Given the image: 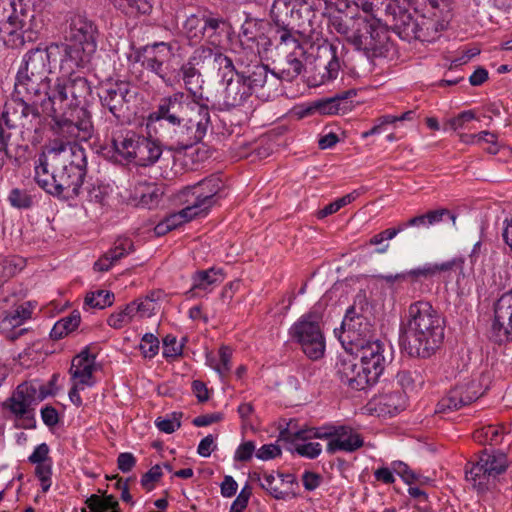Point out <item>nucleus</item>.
I'll return each mask as SVG.
<instances>
[{
    "instance_id": "nucleus-50",
    "label": "nucleus",
    "mask_w": 512,
    "mask_h": 512,
    "mask_svg": "<svg viewBox=\"0 0 512 512\" xmlns=\"http://www.w3.org/2000/svg\"><path fill=\"white\" fill-rule=\"evenodd\" d=\"M114 294L108 290H97L87 293L84 305L90 308L104 309L114 302Z\"/></svg>"
},
{
    "instance_id": "nucleus-56",
    "label": "nucleus",
    "mask_w": 512,
    "mask_h": 512,
    "mask_svg": "<svg viewBox=\"0 0 512 512\" xmlns=\"http://www.w3.org/2000/svg\"><path fill=\"white\" fill-rule=\"evenodd\" d=\"M326 49L329 51L331 59L324 66V72L321 74L320 84H325L336 79L340 70V62L336 55V47L330 45Z\"/></svg>"
},
{
    "instance_id": "nucleus-22",
    "label": "nucleus",
    "mask_w": 512,
    "mask_h": 512,
    "mask_svg": "<svg viewBox=\"0 0 512 512\" xmlns=\"http://www.w3.org/2000/svg\"><path fill=\"white\" fill-rule=\"evenodd\" d=\"M223 188L222 180L216 176L211 175L198 183L187 186L183 189L184 196H190L187 199L192 207H197V212L204 215L216 203V196Z\"/></svg>"
},
{
    "instance_id": "nucleus-51",
    "label": "nucleus",
    "mask_w": 512,
    "mask_h": 512,
    "mask_svg": "<svg viewBox=\"0 0 512 512\" xmlns=\"http://www.w3.org/2000/svg\"><path fill=\"white\" fill-rule=\"evenodd\" d=\"M34 308L31 302L21 304L4 318L3 323L11 327L20 326L31 318Z\"/></svg>"
},
{
    "instance_id": "nucleus-19",
    "label": "nucleus",
    "mask_w": 512,
    "mask_h": 512,
    "mask_svg": "<svg viewBox=\"0 0 512 512\" xmlns=\"http://www.w3.org/2000/svg\"><path fill=\"white\" fill-rule=\"evenodd\" d=\"M392 28L401 39L408 42L412 40L432 42L439 31L436 21L423 16L420 19H414L406 10H399L394 15Z\"/></svg>"
},
{
    "instance_id": "nucleus-33",
    "label": "nucleus",
    "mask_w": 512,
    "mask_h": 512,
    "mask_svg": "<svg viewBox=\"0 0 512 512\" xmlns=\"http://www.w3.org/2000/svg\"><path fill=\"white\" fill-rule=\"evenodd\" d=\"M377 278L385 283L392 295L400 294L405 285L415 288L416 285H421L424 282L419 266L397 274H381Z\"/></svg>"
},
{
    "instance_id": "nucleus-48",
    "label": "nucleus",
    "mask_w": 512,
    "mask_h": 512,
    "mask_svg": "<svg viewBox=\"0 0 512 512\" xmlns=\"http://www.w3.org/2000/svg\"><path fill=\"white\" fill-rule=\"evenodd\" d=\"M81 322L80 313L74 310L70 315L58 320L50 331L53 340H59L78 328Z\"/></svg>"
},
{
    "instance_id": "nucleus-52",
    "label": "nucleus",
    "mask_w": 512,
    "mask_h": 512,
    "mask_svg": "<svg viewBox=\"0 0 512 512\" xmlns=\"http://www.w3.org/2000/svg\"><path fill=\"white\" fill-rule=\"evenodd\" d=\"M401 232L399 225L394 228H388L381 231L378 234H375L370 238L369 244L372 246H376L375 252L378 254H384L388 251L390 245L386 241L392 240Z\"/></svg>"
},
{
    "instance_id": "nucleus-6",
    "label": "nucleus",
    "mask_w": 512,
    "mask_h": 512,
    "mask_svg": "<svg viewBox=\"0 0 512 512\" xmlns=\"http://www.w3.org/2000/svg\"><path fill=\"white\" fill-rule=\"evenodd\" d=\"M98 28L85 15L76 14L70 18L66 43L61 46L62 68L70 64L87 65L97 49Z\"/></svg>"
},
{
    "instance_id": "nucleus-46",
    "label": "nucleus",
    "mask_w": 512,
    "mask_h": 512,
    "mask_svg": "<svg viewBox=\"0 0 512 512\" xmlns=\"http://www.w3.org/2000/svg\"><path fill=\"white\" fill-rule=\"evenodd\" d=\"M203 10L188 16L183 24V31L191 45H196L204 39Z\"/></svg>"
},
{
    "instance_id": "nucleus-5",
    "label": "nucleus",
    "mask_w": 512,
    "mask_h": 512,
    "mask_svg": "<svg viewBox=\"0 0 512 512\" xmlns=\"http://www.w3.org/2000/svg\"><path fill=\"white\" fill-rule=\"evenodd\" d=\"M61 56V46L52 43L45 48L37 47L29 50L22 59L15 79V91L18 95H26L29 99L42 96L49 90L52 72L51 63Z\"/></svg>"
},
{
    "instance_id": "nucleus-30",
    "label": "nucleus",
    "mask_w": 512,
    "mask_h": 512,
    "mask_svg": "<svg viewBox=\"0 0 512 512\" xmlns=\"http://www.w3.org/2000/svg\"><path fill=\"white\" fill-rule=\"evenodd\" d=\"M182 80L186 90L191 96V101L196 103V108H209V98L203 94L204 80L200 71L190 63L186 62L180 67Z\"/></svg>"
},
{
    "instance_id": "nucleus-14",
    "label": "nucleus",
    "mask_w": 512,
    "mask_h": 512,
    "mask_svg": "<svg viewBox=\"0 0 512 512\" xmlns=\"http://www.w3.org/2000/svg\"><path fill=\"white\" fill-rule=\"evenodd\" d=\"M41 400L37 387L31 382H23L5 400L3 407L14 416L16 428L31 430L36 428L35 406Z\"/></svg>"
},
{
    "instance_id": "nucleus-23",
    "label": "nucleus",
    "mask_w": 512,
    "mask_h": 512,
    "mask_svg": "<svg viewBox=\"0 0 512 512\" xmlns=\"http://www.w3.org/2000/svg\"><path fill=\"white\" fill-rule=\"evenodd\" d=\"M485 392L480 380L472 379L455 385L437 404L438 412L456 411L470 405Z\"/></svg>"
},
{
    "instance_id": "nucleus-15",
    "label": "nucleus",
    "mask_w": 512,
    "mask_h": 512,
    "mask_svg": "<svg viewBox=\"0 0 512 512\" xmlns=\"http://www.w3.org/2000/svg\"><path fill=\"white\" fill-rule=\"evenodd\" d=\"M135 62L158 76L167 86L174 84V72L170 66V58L173 56L171 43L155 42L139 47L134 52Z\"/></svg>"
},
{
    "instance_id": "nucleus-54",
    "label": "nucleus",
    "mask_w": 512,
    "mask_h": 512,
    "mask_svg": "<svg viewBox=\"0 0 512 512\" xmlns=\"http://www.w3.org/2000/svg\"><path fill=\"white\" fill-rule=\"evenodd\" d=\"M10 205L17 209H30L34 205V197L25 189L13 188L8 195Z\"/></svg>"
},
{
    "instance_id": "nucleus-39",
    "label": "nucleus",
    "mask_w": 512,
    "mask_h": 512,
    "mask_svg": "<svg viewBox=\"0 0 512 512\" xmlns=\"http://www.w3.org/2000/svg\"><path fill=\"white\" fill-rule=\"evenodd\" d=\"M465 259L462 256L454 257L442 263H425L420 267L424 281L432 279L439 273L455 272L458 274L457 281L464 277Z\"/></svg>"
},
{
    "instance_id": "nucleus-53",
    "label": "nucleus",
    "mask_w": 512,
    "mask_h": 512,
    "mask_svg": "<svg viewBox=\"0 0 512 512\" xmlns=\"http://www.w3.org/2000/svg\"><path fill=\"white\" fill-rule=\"evenodd\" d=\"M212 64L218 71H222L223 80L236 75L240 71L236 69L233 60L221 52L219 46L216 49Z\"/></svg>"
},
{
    "instance_id": "nucleus-11",
    "label": "nucleus",
    "mask_w": 512,
    "mask_h": 512,
    "mask_svg": "<svg viewBox=\"0 0 512 512\" xmlns=\"http://www.w3.org/2000/svg\"><path fill=\"white\" fill-rule=\"evenodd\" d=\"M38 105L46 107L43 96L29 99L26 95H18L14 90L11 99L6 102L2 114L7 128H21L23 132L36 131L41 119Z\"/></svg>"
},
{
    "instance_id": "nucleus-28",
    "label": "nucleus",
    "mask_w": 512,
    "mask_h": 512,
    "mask_svg": "<svg viewBox=\"0 0 512 512\" xmlns=\"http://www.w3.org/2000/svg\"><path fill=\"white\" fill-rule=\"evenodd\" d=\"M356 96L354 89H349L336 94L333 97L313 101L306 109V114L320 115L344 114L351 107L349 99Z\"/></svg>"
},
{
    "instance_id": "nucleus-17",
    "label": "nucleus",
    "mask_w": 512,
    "mask_h": 512,
    "mask_svg": "<svg viewBox=\"0 0 512 512\" xmlns=\"http://www.w3.org/2000/svg\"><path fill=\"white\" fill-rule=\"evenodd\" d=\"M270 24L261 19L248 18L241 26L239 33L240 51L238 56H243L249 61H259L262 53L267 52L271 46L268 36Z\"/></svg>"
},
{
    "instance_id": "nucleus-16",
    "label": "nucleus",
    "mask_w": 512,
    "mask_h": 512,
    "mask_svg": "<svg viewBox=\"0 0 512 512\" xmlns=\"http://www.w3.org/2000/svg\"><path fill=\"white\" fill-rule=\"evenodd\" d=\"M196 103L188 101V96L184 92H175L171 95L164 96L159 100L155 110H153L146 119V126L149 130L155 131L160 125L175 123L184 116H188L190 112L197 110Z\"/></svg>"
},
{
    "instance_id": "nucleus-7",
    "label": "nucleus",
    "mask_w": 512,
    "mask_h": 512,
    "mask_svg": "<svg viewBox=\"0 0 512 512\" xmlns=\"http://www.w3.org/2000/svg\"><path fill=\"white\" fill-rule=\"evenodd\" d=\"M279 437L292 444L296 440L304 442L310 439L327 440L326 452L331 455L337 452L353 453L364 446L363 437L348 425L327 424L301 429L294 433L285 429L280 432Z\"/></svg>"
},
{
    "instance_id": "nucleus-3",
    "label": "nucleus",
    "mask_w": 512,
    "mask_h": 512,
    "mask_svg": "<svg viewBox=\"0 0 512 512\" xmlns=\"http://www.w3.org/2000/svg\"><path fill=\"white\" fill-rule=\"evenodd\" d=\"M403 326V348L411 357L429 358L443 342L444 321L428 301L411 303Z\"/></svg>"
},
{
    "instance_id": "nucleus-13",
    "label": "nucleus",
    "mask_w": 512,
    "mask_h": 512,
    "mask_svg": "<svg viewBox=\"0 0 512 512\" xmlns=\"http://www.w3.org/2000/svg\"><path fill=\"white\" fill-rule=\"evenodd\" d=\"M508 467L505 454H490L483 452L476 461H470L465 466L466 480L478 492H485L495 486L496 478Z\"/></svg>"
},
{
    "instance_id": "nucleus-24",
    "label": "nucleus",
    "mask_w": 512,
    "mask_h": 512,
    "mask_svg": "<svg viewBox=\"0 0 512 512\" xmlns=\"http://www.w3.org/2000/svg\"><path fill=\"white\" fill-rule=\"evenodd\" d=\"M347 351L355 354L354 358L359 359L363 369H366V372L371 374L370 377L377 381L389 363V359L385 355L384 344L377 339L369 340L367 343L349 348Z\"/></svg>"
},
{
    "instance_id": "nucleus-62",
    "label": "nucleus",
    "mask_w": 512,
    "mask_h": 512,
    "mask_svg": "<svg viewBox=\"0 0 512 512\" xmlns=\"http://www.w3.org/2000/svg\"><path fill=\"white\" fill-rule=\"evenodd\" d=\"M52 465L53 462H48L45 464H38L35 467V475L40 481L41 489L44 493L50 489L52 484Z\"/></svg>"
},
{
    "instance_id": "nucleus-55",
    "label": "nucleus",
    "mask_w": 512,
    "mask_h": 512,
    "mask_svg": "<svg viewBox=\"0 0 512 512\" xmlns=\"http://www.w3.org/2000/svg\"><path fill=\"white\" fill-rule=\"evenodd\" d=\"M217 48V44L213 45V47L201 45L194 50V52L189 57L187 62L195 67L204 65L209 62H213V58Z\"/></svg>"
},
{
    "instance_id": "nucleus-43",
    "label": "nucleus",
    "mask_w": 512,
    "mask_h": 512,
    "mask_svg": "<svg viewBox=\"0 0 512 512\" xmlns=\"http://www.w3.org/2000/svg\"><path fill=\"white\" fill-rule=\"evenodd\" d=\"M111 4L128 17L150 14L153 0H109Z\"/></svg>"
},
{
    "instance_id": "nucleus-61",
    "label": "nucleus",
    "mask_w": 512,
    "mask_h": 512,
    "mask_svg": "<svg viewBox=\"0 0 512 512\" xmlns=\"http://www.w3.org/2000/svg\"><path fill=\"white\" fill-rule=\"evenodd\" d=\"M291 450L296 452L301 457L315 459L321 454L322 446L318 442L296 443L294 444V447L291 448Z\"/></svg>"
},
{
    "instance_id": "nucleus-60",
    "label": "nucleus",
    "mask_w": 512,
    "mask_h": 512,
    "mask_svg": "<svg viewBox=\"0 0 512 512\" xmlns=\"http://www.w3.org/2000/svg\"><path fill=\"white\" fill-rule=\"evenodd\" d=\"M183 353V343H178L177 337L168 334L163 338V357L176 358Z\"/></svg>"
},
{
    "instance_id": "nucleus-8",
    "label": "nucleus",
    "mask_w": 512,
    "mask_h": 512,
    "mask_svg": "<svg viewBox=\"0 0 512 512\" xmlns=\"http://www.w3.org/2000/svg\"><path fill=\"white\" fill-rule=\"evenodd\" d=\"M211 125L209 108H197L175 123L160 125L153 131L157 138L166 141L171 149L186 150L199 143Z\"/></svg>"
},
{
    "instance_id": "nucleus-18",
    "label": "nucleus",
    "mask_w": 512,
    "mask_h": 512,
    "mask_svg": "<svg viewBox=\"0 0 512 512\" xmlns=\"http://www.w3.org/2000/svg\"><path fill=\"white\" fill-rule=\"evenodd\" d=\"M237 65L243 66L239 71L251 94L258 97L270 98L277 92L279 84L275 71H269L268 67L259 61H249L243 56L237 57Z\"/></svg>"
},
{
    "instance_id": "nucleus-4",
    "label": "nucleus",
    "mask_w": 512,
    "mask_h": 512,
    "mask_svg": "<svg viewBox=\"0 0 512 512\" xmlns=\"http://www.w3.org/2000/svg\"><path fill=\"white\" fill-rule=\"evenodd\" d=\"M44 27L42 15L26 8L22 0H0V40L11 48H20L38 39Z\"/></svg>"
},
{
    "instance_id": "nucleus-47",
    "label": "nucleus",
    "mask_w": 512,
    "mask_h": 512,
    "mask_svg": "<svg viewBox=\"0 0 512 512\" xmlns=\"http://www.w3.org/2000/svg\"><path fill=\"white\" fill-rule=\"evenodd\" d=\"M81 361H83V358H73L70 374L73 379L77 380L75 384L81 385V388L91 387L94 385L93 372L95 366L91 363H81Z\"/></svg>"
},
{
    "instance_id": "nucleus-37",
    "label": "nucleus",
    "mask_w": 512,
    "mask_h": 512,
    "mask_svg": "<svg viewBox=\"0 0 512 512\" xmlns=\"http://www.w3.org/2000/svg\"><path fill=\"white\" fill-rule=\"evenodd\" d=\"M134 251L130 238H118L114 246L94 263V269L100 272L108 271L114 263Z\"/></svg>"
},
{
    "instance_id": "nucleus-49",
    "label": "nucleus",
    "mask_w": 512,
    "mask_h": 512,
    "mask_svg": "<svg viewBox=\"0 0 512 512\" xmlns=\"http://www.w3.org/2000/svg\"><path fill=\"white\" fill-rule=\"evenodd\" d=\"M85 504L89 511H87L86 508H83L82 512H119V504L112 495L102 497L92 494L87 498Z\"/></svg>"
},
{
    "instance_id": "nucleus-12",
    "label": "nucleus",
    "mask_w": 512,
    "mask_h": 512,
    "mask_svg": "<svg viewBox=\"0 0 512 512\" xmlns=\"http://www.w3.org/2000/svg\"><path fill=\"white\" fill-rule=\"evenodd\" d=\"M321 315L310 311L302 315L290 328L291 338L301 345L304 354L318 360L325 353V337L320 327Z\"/></svg>"
},
{
    "instance_id": "nucleus-38",
    "label": "nucleus",
    "mask_w": 512,
    "mask_h": 512,
    "mask_svg": "<svg viewBox=\"0 0 512 512\" xmlns=\"http://www.w3.org/2000/svg\"><path fill=\"white\" fill-rule=\"evenodd\" d=\"M141 135L131 130H120L112 134L111 144L113 150L128 161H132Z\"/></svg>"
},
{
    "instance_id": "nucleus-58",
    "label": "nucleus",
    "mask_w": 512,
    "mask_h": 512,
    "mask_svg": "<svg viewBox=\"0 0 512 512\" xmlns=\"http://www.w3.org/2000/svg\"><path fill=\"white\" fill-rule=\"evenodd\" d=\"M182 413L173 412L168 417H158L155 420L156 427L164 433L171 434L181 426Z\"/></svg>"
},
{
    "instance_id": "nucleus-26",
    "label": "nucleus",
    "mask_w": 512,
    "mask_h": 512,
    "mask_svg": "<svg viewBox=\"0 0 512 512\" xmlns=\"http://www.w3.org/2000/svg\"><path fill=\"white\" fill-rule=\"evenodd\" d=\"M337 375L342 384L353 390H364L374 385L377 380L370 377L371 374L363 369L356 358L349 356L340 357L336 363Z\"/></svg>"
},
{
    "instance_id": "nucleus-41",
    "label": "nucleus",
    "mask_w": 512,
    "mask_h": 512,
    "mask_svg": "<svg viewBox=\"0 0 512 512\" xmlns=\"http://www.w3.org/2000/svg\"><path fill=\"white\" fill-rule=\"evenodd\" d=\"M396 381L405 394L416 391L422 388L425 383V370L420 367L401 370L396 375Z\"/></svg>"
},
{
    "instance_id": "nucleus-59",
    "label": "nucleus",
    "mask_w": 512,
    "mask_h": 512,
    "mask_svg": "<svg viewBox=\"0 0 512 512\" xmlns=\"http://www.w3.org/2000/svg\"><path fill=\"white\" fill-rule=\"evenodd\" d=\"M232 353H233V351L229 346L222 345L219 348V351H218V356H219L218 375L222 379L227 377L231 371Z\"/></svg>"
},
{
    "instance_id": "nucleus-20",
    "label": "nucleus",
    "mask_w": 512,
    "mask_h": 512,
    "mask_svg": "<svg viewBox=\"0 0 512 512\" xmlns=\"http://www.w3.org/2000/svg\"><path fill=\"white\" fill-rule=\"evenodd\" d=\"M270 16L275 31V39L284 45L296 43L298 36H301V25L296 19L293 1L274 0Z\"/></svg>"
},
{
    "instance_id": "nucleus-25",
    "label": "nucleus",
    "mask_w": 512,
    "mask_h": 512,
    "mask_svg": "<svg viewBox=\"0 0 512 512\" xmlns=\"http://www.w3.org/2000/svg\"><path fill=\"white\" fill-rule=\"evenodd\" d=\"M99 98L104 108H107L117 120H122L129 111L128 105L133 94L127 82L116 81L103 86Z\"/></svg>"
},
{
    "instance_id": "nucleus-40",
    "label": "nucleus",
    "mask_w": 512,
    "mask_h": 512,
    "mask_svg": "<svg viewBox=\"0 0 512 512\" xmlns=\"http://www.w3.org/2000/svg\"><path fill=\"white\" fill-rule=\"evenodd\" d=\"M196 210L197 207H192V205L189 203V205H187L182 210L170 214L163 221H161L155 228L156 232L158 234H164L191 221L192 219L200 216Z\"/></svg>"
},
{
    "instance_id": "nucleus-42",
    "label": "nucleus",
    "mask_w": 512,
    "mask_h": 512,
    "mask_svg": "<svg viewBox=\"0 0 512 512\" xmlns=\"http://www.w3.org/2000/svg\"><path fill=\"white\" fill-rule=\"evenodd\" d=\"M510 431V427L504 424H490L477 429L474 432V439L485 444L498 445Z\"/></svg>"
},
{
    "instance_id": "nucleus-21",
    "label": "nucleus",
    "mask_w": 512,
    "mask_h": 512,
    "mask_svg": "<svg viewBox=\"0 0 512 512\" xmlns=\"http://www.w3.org/2000/svg\"><path fill=\"white\" fill-rule=\"evenodd\" d=\"M493 312L489 339L499 345L512 341V289L494 302Z\"/></svg>"
},
{
    "instance_id": "nucleus-31",
    "label": "nucleus",
    "mask_w": 512,
    "mask_h": 512,
    "mask_svg": "<svg viewBox=\"0 0 512 512\" xmlns=\"http://www.w3.org/2000/svg\"><path fill=\"white\" fill-rule=\"evenodd\" d=\"M290 44L293 46V51L286 56L285 60L277 67V71H275L278 80L288 82L293 81L303 71V59L306 54L303 46L299 43V40H296V43Z\"/></svg>"
},
{
    "instance_id": "nucleus-10",
    "label": "nucleus",
    "mask_w": 512,
    "mask_h": 512,
    "mask_svg": "<svg viewBox=\"0 0 512 512\" xmlns=\"http://www.w3.org/2000/svg\"><path fill=\"white\" fill-rule=\"evenodd\" d=\"M341 330L339 340L346 350L374 338L372 314L366 300L362 299L347 309Z\"/></svg>"
},
{
    "instance_id": "nucleus-1",
    "label": "nucleus",
    "mask_w": 512,
    "mask_h": 512,
    "mask_svg": "<svg viewBox=\"0 0 512 512\" xmlns=\"http://www.w3.org/2000/svg\"><path fill=\"white\" fill-rule=\"evenodd\" d=\"M85 66L70 62L65 69L60 60V75L42 95L47 106L43 111L52 116L53 134L68 141H88L94 132L91 115L82 106L92 93L91 83L75 71Z\"/></svg>"
},
{
    "instance_id": "nucleus-2",
    "label": "nucleus",
    "mask_w": 512,
    "mask_h": 512,
    "mask_svg": "<svg viewBox=\"0 0 512 512\" xmlns=\"http://www.w3.org/2000/svg\"><path fill=\"white\" fill-rule=\"evenodd\" d=\"M77 141L59 138L50 142L34 168V179L49 195L65 201L81 196L87 175V157Z\"/></svg>"
},
{
    "instance_id": "nucleus-57",
    "label": "nucleus",
    "mask_w": 512,
    "mask_h": 512,
    "mask_svg": "<svg viewBox=\"0 0 512 512\" xmlns=\"http://www.w3.org/2000/svg\"><path fill=\"white\" fill-rule=\"evenodd\" d=\"M159 339L152 333H146L141 338L139 349L144 358L152 359L159 352Z\"/></svg>"
},
{
    "instance_id": "nucleus-9",
    "label": "nucleus",
    "mask_w": 512,
    "mask_h": 512,
    "mask_svg": "<svg viewBox=\"0 0 512 512\" xmlns=\"http://www.w3.org/2000/svg\"><path fill=\"white\" fill-rule=\"evenodd\" d=\"M348 42L369 59L385 58L393 49L389 30L377 17H357Z\"/></svg>"
},
{
    "instance_id": "nucleus-63",
    "label": "nucleus",
    "mask_w": 512,
    "mask_h": 512,
    "mask_svg": "<svg viewBox=\"0 0 512 512\" xmlns=\"http://www.w3.org/2000/svg\"><path fill=\"white\" fill-rule=\"evenodd\" d=\"M162 469L160 465H154L141 477V486L146 491H151L155 488V483L162 477Z\"/></svg>"
},
{
    "instance_id": "nucleus-64",
    "label": "nucleus",
    "mask_w": 512,
    "mask_h": 512,
    "mask_svg": "<svg viewBox=\"0 0 512 512\" xmlns=\"http://www.w3.org/2000/svg\"><path fill=\"white\" fill-rule=\"evenodd\" d=\"M49 453V446L46 443H41L34 448L33 452L28 457V461L34 465L53 462L52 458L49 456Z\"/></svg>"
},
{
    "instance_id": "nucleus-27",
    "label": "nucleus",
    "mask_w": 512,
    "mask_h": 512,
    "mask_svg": "<svg viewBox=\"0 0 512 512\" xmlns=\"http://www.w3.org/2000/svg\"><path fill=\"white\" fill-rule=\"evenodd\" d=\"M296 11V19L301 25V36H308L314 31V23L318 14L323 15L326 9L325 0H292Z\"/></svg>"
},
{
    "instance_id": "nucleus-45",
    "label": "nucleus",
    "mask_w": 512,
    "mask_h": 512,
    "mask_svg": "<svg viewBox=\"0 0 512 512\" xmlns=\"http://www.w3.org/2000/svg\"><path fill=\"white\" fill-rule=\"evenodd\" d=\"M204 37L210 44L215 45L218 37L224 32L226 20L209 10H203Z\"/></svg>"
},
{
    "instance_id": "nucleus-29",
    "label": "nucleus",
    "mask_w": 512,
    "mask_h": 512,
    "mask_svg": "<svg viewBox=\"0 0 512 512\" xmlns=\"http://www.w3.org/2000/svg\"><path fill=\"white\" fill-rule=\"evenodd\" d=\"M223 81L226 82L222 102V106L225 110L241 107L251 97L250 88L247 87L239 72Z\"/></svg>"
},
{
    "instance_id": "nucleus-36",
    "label": "nucleus",
    "mask_w": 512,
    "mask_h": 512,
    "mask_svg": "<svg viewBox=\"0 0 512 512\" xmlns=\"http://www.w3.org/2000/svg\"><path fill=\"white\" fill-rule=\"evenodd\" d=\"M224 280L222 269L210 268L196 271L192 275V286L186 292L187 297L199 296V291L209 292L211 287L220 284Z\"/></svg>"
},
{
    "instance_id": "nucleus-35",
    "label": "nucleus",
    "mask_w": 512,
    "mask_h": 512,
    "mask_svg": "<svg viewBox=\"0 0 512 512\" xmlns=\"http://www.w3.org/2000/svg\"><path fill=\"white\" fill-rule=\"evenodd\" d=\"M407 395L401 390L383 392L374 398L375 410L381 415L393 416L404 410Z\"/></svg>"
},
{
    "instance_id": "nucleus-34",
    "label": "nucleus",
    "mask_w": 512,
    "mask_h": 512,
    "mask_svg": "<svg viewBox=\"0 0 512 512\" xmlns=\"http://www.w3.org/2000/svg\"><path fill=\"white\" fill-rule=\"evenodd\" d=\"M159 140L160 138L153 139L151 135L149 137L141 135L132 160L142 167L154 165L162 155V146Z\"/></svg>"
},
{
    "instance_id": "nucleus-44",
    "label": "nucleus",
    "mask_w": 512,
    "mask_h": 512,
    "mask_svg": "<svg viewBox=\"0 0 512 512\" xmlns=\"http://www.w3.org/2000/svg\"><path fill=\"white\" fill-rule=\"evenodd\" d=\"M109 191V185L104 184L99 179L92 180L90 178L86 182L84 181V185L81 187V195L85 201L100 205L104 204Z\"/></svg>"
},
{
    "instance_id": "nucleus-32",
    "label": "nucleus",
    "mask_w": 512,
    "mask_h": 512,
    "mask_svg": "<svg viewBox=\"0 0 512 512\" xmlns=\"http://www.w3.org/2000/svg\"><path fill=\"white\" fill-rule=\"evenodd\" d=\"M164 189L153 182H139L135 185L131 195V202L136 207L154 209L159 206Z\"/></svg>"
}]
</instances>
